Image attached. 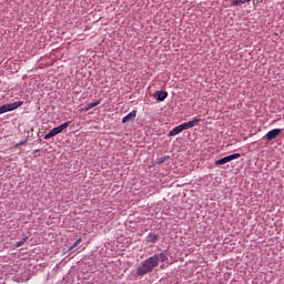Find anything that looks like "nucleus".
I'll list each match as a JSON object with an SVG mask.
<instances>
[{"mask_svg": "<svg viewBox=\"0 0 284 284\" xmlns=\"http://www.w3.org/2000/svg\"><path fill=\"white\" fill-rule=\"evenodd\" d=\"M165 261H168V255H165V253L155 254L149 257L138 267V276L150 274L154 267H159V263H165Z\"/></svg>", "mask_w": 284, "mask_h": 284, "instance_id": "1", "label": "nucleus"}, {"mask_svg": "<svg viewBox=\"0 0 284 284\" xmlns=\"http://www.w3.org/2000/svg\"><path fill=\"white\" fill-rule=\"evenodd\" d=\"M79 245H81V239H78V240L73 243V245L69 248V252H77V250H79V248H77V247H79Z\"/></svg>", "mask_w": 284, "mask_h": 284, "instance_id": "12", "label": "nucleus"}, {"mask_svg": "<svg viewBox=\"0 0 284 284\" xmlns=\"http://www.w3.org/2000/svg\"><path fill=\"white\" fill-rule=\"evenodd\" d=\"M21 105H23V101L3 104L0 106V114H6V112L18 110V108H21Z\"/></svg>", "mask_w": 284, "mask_h": 284, "instance_id": "3", "label": "nucleus"}, {"mask_svg": "<svg viewBox=\"0 0 284 284\" xmlns=\"http://www.w3.org/2000/svg\"><path fill=\"white\" fill-rule=\"evenodd\" d=\"M34 152H39V150H36Z\"/></svg>", "mask_w": 284, "mask_h": 284, "instance_id": "17", "label": "nucleus"}, {"mask_svg": "<svg viewBox=\"0 0 284 284\" xmlns=\"http://www.w3.org/2000/svg\"><path fill=\"white\" fill-rule=\"evenodd\" d=\"M250 1H252V0H244V3H250Z\"/></svg>", "mask_w": 284, "mask_h": 284, "instance_id": "14", "label": "nucleus"}, {"mask_svg": "<svg viewBox=\"0 0 284 284\" xmlns=\"http://www.w3.org/2000/svg\"><path fill=\"white\" fill-rule=\"evenodd\" d=\"M199 123H201V119L195 118L192 121L180 124V128L183 132L184 130H190V128H194L195 125H199Z\"/></svg>", "mask_w": 284, "mask_h": 284, "instance_id": "5", "label": "nucleus"}, {"mask_svg": "<svg viewBox=\"0 0 284 284\" xmlns=\"http://www.w3.org/2000/svg\"><path fill=\"white\" fill-rule=\"evenodd\" d=\"M257 1L262 2L263 0H257Z\"/></svg>", "mask_w": 284, "mask_h": 284, "instance_id": "16", "label": "nucleus"}, {"mask_svg": "<svg viewBox=\"0 0 284 284\" xmlns=\"http://www.w3.org/2000/svg\"><path fill=\"white\" fill-rule=\"evenodd\" d=\"M245 3L244 0H232V6H243Z\"/></svg>", "mask_w": 284, "mask_h": 284, "instance_id": "13", "label": "nucleus"}, {"mask_svg": "<svg viewBox=\"0 0 284 284\" xmlns=\"http://www.w3.org/2000/svg\"><path fill=\"white\" fill-rule=\"evenodd\" d=\"M69 126H70V121L64 122L57 128H53L49 133L44 135V140L48 141L49 139H52V136H57V134H61L62 131L68 130Z\"/></svg>", "mask_w": 284, "mask_h": 284, "instance_id": "2", "label": "nucleus"}, {"mask_svg": "<svg viewBox=\"0 0 284 284\" xmlns=\"http://www.w3.org/2000/svg\"><path fill=\"white\" fill-rule=\"evenodd\" d=\"M154 97L158 101H165L168 99V91H156Z\"/></svg>", "mask_w": 284, "mask_h": 284, "instance_id": "8", "label": "nucleus"}, {"mask_svg": "<svg viewBox=\"0 0 284 284\" xmlns=\"http://www.w3.org/2000/svg\"><path fill=\"white\" fill-rule=\"evenodd\" d=\"M236 159H241V153L231 154L229 156L222 158L215 161V165H225V163H230V161H234Z\"/></svg>", "mask_w": 284, "mask_h": 284, "instance_id": "4", "label": "nucleus"}, {"mask_svg": "<svg viewBox=\"0 0 284 284\" xmlns=\"http://www.w3.org/2000/svg\"><path fill=\"white\" fill-rule=\"evenodd\" d=\"M101 104V100L94 101L89 103L83 110V112H90V110H92V108H97V105Z\"/></svg>", "mask_w": 284, "mask_h": 284, "instance_id": "9", "label": "nucleus"}, {"mask_svg": "<svg viewBox=\"0 0 284 284\" xmlns=\"http://www.w3.org/2000/svg\"><path fill=\"white\" fill-rule=\"evenodd\" d=\"M181 132H183L181 125H178L169 132L168 136H176V134H181Z\"/></svg>", "mask_w": 284, "mask_h": 284, "instance_id": "11", "label": "nucleus"}, {"mask_svg": "<svg viewBox=\"0 0 284 284\" xmlns=\"http://www.w3.org/2000/svg\"><path fill=\"white\" fill-rule=\"evenodd\" d=\"M281 132H283L282 129H273L265 134L264 139H267L268 141H274V139H278Z\"/></svg>", "mask_w": 284, "mask_h": 284, "instance_id": "6", "label": "nucleus"}, {"mask_svg": "<svg viewBox=\"0 0 284 284\" xmlns=\"http://www.w3.org/2000/svg\"><path fill=\"white\" fill-rule=\"evenodd\" d=\"M23 143H26V142H20V143H18V145H23Z\"/></svg>", "mask_w": 284, "mask_h": 284, "instance_id": "15", "label": "nucleus"}, {"mask_svg": "<svg viewBox=\"0 0 284 284\" xmlns=\"http://www.w3.org/2000/svg\"><path fill=\"white\" fill-rule=\"evenodd\" d=\"M156 241H159V235L154 234V233H150L148 236H146V243H156Z\"/></svg>", "mask_w": 284, "mask_h": 284, "instance_id": "10", "label": "nucleus"}, {"mask_svg": "<svg viewBox=\"0 0 284 284\" xmlns=\"http://www.w3.org/2000/svg\"><path fill=\"white\" fill-rule=\"evenodd\" d=\"M136 119V110L131 111L122 119V123H130V121H134Z\"/></svg>", "mask_w": 284, "mask_h": 284, "instance_id": "7", "label": "nucleus"}]
</instances>
